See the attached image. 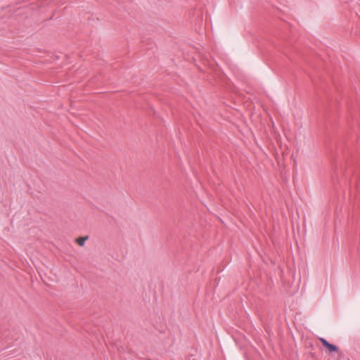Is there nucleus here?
I'll return each mask as SVG.
<instances>
[{"mask_svg":"<svg viewBox=\"0 0 360 360\" xmlns=\"http://www.w3.org/2000/svg\"><path fill=\"white\" fill-rule=\"evenodd\" d=\"M319 340L321 342L323 347L328 351L330 354L338 353L339 356H342V352L339 351L337 345L330 343L327 340L323 338H319Z\"/></svg>","mask_w":360,"mask_h":360,"instance_id":"1","label":"nucleus"},{"mask_svg":"<svg viewBox=\"0 0 360 360\" xmlns=\"http://www.w3.org/2000/svg\"><path fill=\"white\" fill-rule=\"evenodd\" d=\"M88 239V236H86V237H80L79 238H77V242L78 243L79 245L80 246H84V243H85V241Z\"/></svg>","mask_w":360,"mask_h":360,"instance_id":"2","label":"nucleus"}]
</instances>
